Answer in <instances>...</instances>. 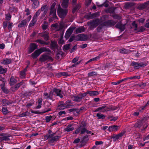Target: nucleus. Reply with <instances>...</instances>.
<instances>
[{"mask_svg":"<svg viewBox=\"0 0 149 149\" xmlns=\"http://www.w3.org/2000/svg\"><path fill=\"white\" fill-rule=\"evenodd\" d=\"M100 58V56H98L93 58L90 59L86 63V64H88L93 61H97Z\"/></svg>","mask_w":149,"mask_h":149,"instance_id":"46","label":"nucleus"},{"mask_svg":"<svg viewBox=\"0 0 149 149\" xmlns=\"http://www.w3.org/2000/svg\"><path fill=\"white\" fill-rule=\"evenodd\" d=\"M100 21L99 19L96 18L88 22L87 24L90 29L93 30L100 24Z\"/></svg>","mask_w":149,"mask_h":149,"instance_id":"1","label":"nucleus"},{"mask_svg":"<svg viewBox=\"0 0 149 149\" xmlns=\"http://www.w3.org/2000/svg\"><path fill=\"white\" fill-rule=\"evenodd\" d=\"M73 8L72 9V13L74 14L76 11L79 10L81 8V4L80 3L76 4L75 6H73Z\"/></svg>","mask_w":149,"mask_h":149,"instance_id":"24","label":"nucleus"},{"mask_svg":"<svg viewBox=\"0 0 149 149\" xmlns=\"http://www.w3.org/2000/svg\"><path fill=\"white\" fill-rule=\"evenodd\" d=\"M97 117H98L99 119H104L105 118V116L103 114H101L100 113H99L96 115Z\"/></svg>","mask_w":149,"mask_h":149,"instance_id":"50","label":"nucleus"},{"mask_svg":"<svg viewBox=\"0 0 149 149\" xmlns=\"http://www.w3.org/2000/svg\"><path fill=\"white\" fill-rule=\"evenodd\" d=\"M24 83V82L23 80L19 83L15 84L14 86V87H12V89H13V91H16L20 87V86L23 84Z\"/></svg>","mask_w":149,"mask_h":149,"instance_id":"20","label":"nucleus"},{"mask_svg":"<svg viewBox=\"0 0 149 149\" xmlns=\"http://www.w3.org/2000/svg\"><path fill=\"white\" fill-rule=\"evenodd\" d=\"M2 112L4 115H6L9 113L8 110L6 107H3L2 109Z\"/></svg>","mask_w":149,"mask_h":149,"instance_id":"62","label":"nucleus"},{"mask_svg":"<svg viewBox=\"0 0 149 149\" xmlns=\"http://www.w3.org/2000/svg\"><path fill=\"white\" fill-rule=\"evenodd\" d=\"M80 41H86L88 38V37L87 35L83 34H79Z\"/></svg>","mask_w":149,"mask_h":149,"instance_id":"32","label":"nucleus"},{"mask_svg":"<svg viewBox=\"0 0 149 149\" xmlns=\"http://www.w3.org/2000/svg\"><path fill=\"white\" fill-rule=\"evenodd\" d=\"M143 123L140 120L137 121L134 124V127L135 128H140L143 125Z\"/></svg>","mask_w":149,"mask_h":149,"instance_id":"26","label":"nucleus"},{"mask_svg":"<svg viewBox=\"0 0 149 149\" xmlns=\"http://www.w3.org/2000/svg\"><path fill=\"white\" fill-rule=\"evenodd\" d=\"M75 28L74 27H70L67 30L66 32L71 35Z\"/></svg>","mask_w":149,"mask_h":149,"instance_id":"52","label":"nucleus"},{"mask_svg":"<svg viewBox=\"0 0 149 149\" xmlns=\"http://www.w3.org/2000/svg\"><path fill=\"white\" fill-rule=\"evenodd\" d=\"M42 98H38V105L36 107V108L37 109H39L41 107V105H42Z\"/></svg>","mask_w":149,"mask_h":149,"instance_id":"43","label":"nucleus"},{"mask_svg":"<svg viewBox=\"0 0 149 149\" xmlns=\"http://www.w3.org/2000/svg\"><path fill=\"white\" fill-rule=\"evenodd\" d=\"M1 88L3 92L6 94H8L10 92L8 89L5 86V83L0 84Z\"/></svg>","mask_w":149,"mask_h":149,"instance_id":"18","label":"nucleus"},{"mask_svg":"<svg viewBox=\"0 0 149 149\" xmlns=\"http://www.w3.org/2000/svg\"><path fill=\"white\" fill-rule=\"evenodd\" d=\"M43 96L45 98L47 99H50L52 100L53 98L52 95L51 93H45L43 94Z\"/></svg>","mask_w":149,"mask_h":149,"instance_id":"31","label":"nucleus"},{"mask_svg":"<svg viewBox=\"0 0 149 149\" xmlns=\"http://www.w3.org/2000/svg\"><path fill=\"white\" fill-rule=\"evenodd\" d=\"M146 29L143 26H141L138 28V30L136 31V32H141L144 31Z\"/></svg>","mask_w":149,"mask_h":149,"instance_id":"53","label":"nucleus"},{"mask_svg":"<svg viewBox=\"0 0 149 149\" xmlns=\"http://www.w3.org/2000/svg\"><path fill=\"white\" fill-rule=\"evenodd\" d=\"M89 136L88 135H86L83 137L80 142V143H82V144L80 145V147H81L85 145L86 143L89 140L88 137Z\"/></svg>","mask_w":149,"mask_h":149,"instance_id":"14","label":"nucleus"},{"mask_svg":"<svg viewBox=\"0 0 149 149\" xmlns=\"http://www.w3.org/2000/svg\"><path fill=\"white\" fill-rule=\"evenodd\" d=\"M102 23L105 26L110 27L113 26L116 24V22L112 20H108Z\"/></svg>","mask_w":149,"mask_h":149,"instance_id":"8","label":"nucleus"},{"mask_svg":"<svg viewBox=\"0 0 149 149\" xmlns=\"http://www.w3.org/2000/svg\"><path fill=\"white\" fill-rule=\"evenodd\" d=\"M32 4V6L34 9L37 8L39 5V2L38 0H36L33 1Z\"/></svg>","mask_w":149,"mask_h":149,"instance_id":"38","label":"nucleus"},{"mask_svg":"<svg viewBox=\"0 0 149 149\" xmlns=\"http://www.w3.org/2000/svg\"><path fill=\"white\" fill-rule=\"evenodd\" d=\"M48 7L47 6V5L43 6L41 7V11H43V12L42 14H41V18H42L45 16L47 14V11L48 10Z\"/></svg>","mask_w":149,"mask_h":149,"instance_id":"10","label":"nucleus"},{"mask_svg":"<svg viewBox=\"0 0 149 149\" xmlns=\"http://www.w3.org/2000/svg\"><path fill=\"white\" fill-rule=\"evenodd\" d=\"M11 136V135L10 134H7L4 137H0L1 141H9L10 139L9 137Z\"/></svg>","mask_w":149,"mask_h":149,"instance_id":"39","label":"nucleus"},{"mask_svg":"<svg viewBox=\"0 0 149 149\" xmlns=\"http://www.w3.org/2000/svg\"><path fill=\"white\" fill-rule=\"evenodd\" d=\"M5 19L7 21H9L11 18L12 16L9 13L5 15Z\"/></svg>","mask_w":149,"mask_h":149,"instance_id":"61","label":"nucleus"},{"mask_svg":"<svg viewBox=\"0 0 149 149\" xmlns=\"http://www.w3.org/2000/svg\"><path fill=\"white\" fill-rule=\"evenodd\" d=\"M50 11L49 13V15H52V16H53L54 17H57V16L56 15V9H49Z\"/></svg>","mask_w":149,"mask_h":149,"instance_id":"34","label":"nucleus"},{"mask_svg":"<svg viewBox=\"0 0 149 149\" xmlns=\"http://www.w3.org/2000/svg\"><path fill=\"white\" fill-rule=\"evenodd\" d=\"M97 73L95 72L92 71L88 73V77H90L94 76H97Z\"/></svg>","mask_w":149,"mask_h":149,"instance_id":"56","label":"nucleus"},{"mask_svg":"<svg viewBox=\"0 0 149 149\" xmlns=\"http://www.w3.org/2000/svg\"><path fill=\"white\" fill-rule=\"evenodd\" d=\"M26 19H24L22 20L21 23L18 24V27L19 28L25 27L26 25Z\"/></svg>","mask_w":149,"mask_h":149,"instance_id":"28","label":"nucleus"},{"mask_svg":"<svg viewBox=\"0 0 149 149\" xmlns=\"http://www.w3.org/2000/svg\"><path fill=\"white\" fill-rule=\"evenodd\" d=\"M119 51L120 53L124 54H127L128 52V50L126 49L125 48L120 49Z\"/></svg>","mask_w":149,"mask_h":149,"instance_id":"64","label":"nucleus"},{"mask_svg":"<svg viewBox=\"0 0 149 149\" xmlns=\"http://www.w3.org/2000/svg\"><path fill=\"white\" fill-rule=\"evenodd\" d=\"M40 54L38 49L36 50L33 53L31 54V56L33 59L36 58Z\"/></svg>","mask_w":149,"mask_h":149,"instance_id":"25","label":"nucleus"},{"mask_svg":"<svg viewBox=\"0 0 149 149\" xmlns=\"http://www.w3.org/2000/svg\"><path fill=\"white\" fill-rule=\"evenodd\" d=\"M29 113L27 111L25 112H23L21 114H20L18 116L20 117H22L28 116L29 115Z\"/></svg>","mask_w":149,"mask_h":149,"instance_id":"45","label":"nucleus"},{"mask_svg":"<svg viewBox=\"0 0 149 149\" xmlns=\"http://www.w3.org/2000/svg\"><path fill=\"white\" fill-rule=\"evenodd\" d=\"M125 24H122L121 21H120L115 26V27L120 30L121 31H123L125 29Z\"/></svg>","mask_w":149,"mask_h":149,"instance_id":"16","label":"nucleus"},{"mask_svg":"<svg viewBox=\"0 0 149 149\" xmlns=\"http://www.w3.org/2000/svg\"><path fill=\"white\" fill-rule=\"evenodd\" d=\"M126 132L125 131L123 130L118 134L116 135L113 134L112 136L110 137V139H113V141H115L123 136Z\"/></svg>","mask_w":149,"mask_h":149,"instance_id":"6","label":"nucleus"},{"mask_svg":"<svg viewBox=\"0 0 149 149\" xmlns=\"http://www.w3.org/2000/svg\"><path fill=\"white\" fill-rule=\"evenodd\" d=\"M38 45L36 43H30L29 47L28 48V53L29 54L31 53L35 50L38 49Z\"/></svg>","mask_w":149,"mask_h":149,"instance_id":"7","label":"nucleus"},{"mask_svg":"<svg viewBox=\"0 0 149 149\" xmlns=\"http://www.w3.org/2000/svg\"><path fill=\"white\" fill-rule=\"evenodd\" d=\"M69 0H63L61 4V6L64 8H68L69 4Z\"/></svg>","mask_w":149,"mask_h":149,"instance_id":"30","label":"nucleus"},{"mask_svg":"<svg viewBox=\"0 0 149 149\" xmlns=\"http://www.w3.org/2000/svg\"><path fill=\"white\" fill-rule=\"evenodd\" d=\"M85 17L88 19H90L93 18L92 14L91 13V12L89 13L88 14L86 15L85 16Z\"/></svg>","mask_w":149,"mask_h":149,"instance_id":"57","label":"nucleus"},{"mask_svg":"<svg viewBox=\"0 0 149 149\" xmlns=\"http://www.w3.org/2000/svg\"><path fill=\"white\" fill-rule=\"evenodd\" d=\"M68 13L67 9H62L59 5L58 7L57 13L58 16L61 18H64Z\"/></svg>","mask_w":149,"mask_h":149,"instance_id":"2","label":"nucleus"},{"mask_svg":"<svg viewBox=\"0 0 149 149\" xmlns=\"http://www.w3.org/2000/svg\"><path fill=\"white\" fill-rule=\"evenodd\" d=\"M13 23L10 21H4L3 22V27L5 31L6 30L7 27L9 31L12 30V27L13 26Z\"/></svg>","mask_w":149,"mask_h":149,"instance_id":"5","label":"nucleus"},{"mask_svg":"<svg viewBox=\"0 0 149 149\" xmlns=\"http://www.w3.org/2000/svg\"><path fill=\"white\" fill-rule=\"evenodd\" d=\"M89 91V95L90 96H95L99 94V92L97 91Z\"/></svg>","mask_w":149,"mask_h":149,"instance_id":"36","label":"nucleus"},{"mask_svg":"<svg viewBox=\"0 0 149 149\" xmlns=\"http://www.w3.org/2000/svg\"><path fill=\"white\" fill-rule=\"evenodd\" d=\"M104 110V104L102 106L99 107L96 109L95 110L94 112L100 111L101 112L104 113L105 112Z\"/></svg>","mask_w":149,"mask_h":149,"instance_id":"41","label":"nucleus"},{"mask_svg":"<svg viewBox=\"0 0 149 149\" xmlns=\"http://www.w3.org/2000/svg\"><path fill=\"white\" fill-rule=\"evenodd\" d=\"M120 128V127L119 126L113 125L109 127L107 130L110 132H116L119 130Z\"/></svg>","mask_w":149,"mask_h":149,"instance_id":"11","label":"nucleus"},{"mask_svg":"<svg viewBox=\"0 0 149 149\" xmlns=\"http://www.w3.org/2000/svg\"><path fill=\"white\" fill-rule=\"evenodd\" d=\"M98 3H99L97 2L96 3L97 6L98 7L100 8H102L103 6H104L105 7H107L109 6V4L108 3H106V2H104L103 3L100 5H98Z\"/></svg>","mask_w":149,"mask_h":149,"instance_id":"49","label":"nucleus"},{"mask_svg":"<svg viewBox=\"0 0 149 149\" xmlns=\"http://www.w3.org/2000/svg\"><path fill=\"white\" fill-rule=\"evenodd\" d=\"M41 11V8L39 9L36 12L35 14L33 17V18L37 19V17L40 15Z\"/></svg>","mask_w":149,"mask_h":149,"instance_id":"58","label":"nucleus"},{"mask_svg":"<svg viewBox=\"0 0 149 149\" xmlns=\"http://www.w3.org/2000/svg\"><path fill=\"white\" fill-rule=\"evenodd\" d=\"M85 31V29L84 26L79 27L76 29L75 31L76 33H78L84 32Z\"/></svg>","mask_w":149,"mask_h":149,"instance_id":"37","label":"nucleus"},{"mask_svg":"<svg viewBox=\"0 0 149 149\" xmlns=\"http://www.w3.org/2000/svg\"><path fill=\"white\" fill-rule=\"evenodd\" d=\"M74 127H73V125L71 124H69L66 127L65 129V130L68 132L72 131L74 130Z\"/></svg>","mask_w":149,"mask_h":149,"instance_id":"29","label":"nucleus"},{"mask_svg":"<svg viewBox=\"0 0 149 149\" xmlns=\"http://www.w3.org/2000/svg\"><path fill=\"white\" fill-rule=\"evenodd\" d=\"M53 58L47 54V53H44L39 58V61L41 62H43L46 61H53Z\"/></svg>","mask_w":149,"mask_h":149,"instance_id":"3","label":"nucleus"},{"mask_svg":"<svg viewBox=\"0 0 149 149\" xmlns=\"http://www.w3.org/2000/svg\"><path fill=\"white\" fill-rule=\"evenodd\" d=\"M61 137V136H57L52 137L48 139V143L50 144L55 142L58 141L59 139Z\"/></svg>","mask_w":149,"mask_h":149,"instance_id":"13","label":"nucleus"},{"mask_svg":"<svg viewBox=\"0 0 149 149\" xmlns=\"http://www.w3.org/2000/svg\"><path fill=\"white\" fill-rule=\"evenodd\" d=\"M12 60L13 59L11 58H6L1 61V63L5 65H8L11 63Z\"/></svg>","mask_w":149,"mask_h":149,"instance_id":"19","label":"nucleus"},{"mask_svg":"<svg viewBox=\"0 0 149 149\" xmlns=\"http://www.w3.org/2000/svg\"><path fill=\"white\" fill-rule=\"evenodd\" d=\"M147 64L146 63L141 62L140 63L133 61L132 62L131 65L134 67L135 70L141 67H144L147 65Z\"/></svg>","mask_w":149,"mask_h":149,"instance_id":"4","label":"nucleus"},{"mask_svg":"<svg viewBox=\"0 0 149 149\" xmlns=\"http://www.w3.org/2000/svg\"><path fill=\"white\" fill-rule=\"evenodd\" d=\"M64 54L63 52L61 51H56V54L55 56V58L57 59H60V56L61 55L62 57L63 55Z\"/></svg>","mask_w":149,"mask_h":149,"instance_id":"33","label":"nucleus"},{"mask_svg":"<svg viewBox=\"0 0 149 149\" xmlns=\"http://www.w3.org/2000/svg\"><path fill=\"white\" fill-rule=\"evenodd\" d=\"M1 102L2 103L3 106H6L13 103L12 101H9L4 99H1Z\"/></svg>","mask_w":149,"mask_h":149,"instance_id":"17","label":"nucleus"},{"mask_svg":"<svg viewBox=\"0 0 149 149\" xmlns=\"http://www.w3.org/2000/svg\"><path fill=\"white\" fill-rule=\"evenodd\" d=\"M135 4L134 3L127 2L125 3V7L126 8H129L135 5Z\"/></svg>","mask_w":149,"mask_h":149,"instance_id":"35","label":"nucleus"},{"mask_svg":"<svg viewBox=\"0 0 149 149\" xmlns=\"http://www.w3.org/2000/svg\"><path fill=\"white\" fill-rule=\"evenodd\" d=\"M80 93H79L77 96L74 95L73 97L74 98L73 100L76 102H80L81 101L83 98L81 97Z\"/></svg>","mask_w":149,"mask_h":149,"instance_id":"21","label":"nucleus"},{"mask_svg":"<svg viewBox=\"0 0 149 149\" xmlns=\"http://www.w3.org/2000/svg\"><path fill=\"white\" fill-rule=\"evenodd\" d=\"M36 21L37 19L33 17L32 20L31 21L29 24V27H31L34 26Z\"/></svg>","mask_w":149,"mask_h":149,"instance_id":"47","label":"nucleus"},{"mask_svg":"<svg viewBox=\"0 0 149 149\" xmlns=\"http://www.w3.org/2000/svg\"><path fill=\"white\" fill-rule=\"evenodd\" d=\"M40 54L44 52H48L49 53H51V50L48 48L46 47H42L38 49Z\"/></svg>","mask_w":149,"mask_h":149,"instance_id":"22","label":"nucleus"},{"mask_svg":"<svg viewBox=\"0 0 149 149\" xmlns=\"http://www.w3.org/2000/svg\"><path fill=\"white\" fill-rule=\"evenodd\" d=\"M62 92L63 91L61 90L58 89L56 88H54L53 90V93H55L56 95V96L59 97L61 98H62L63 97L61 94Z\"/></svg>","mask_w":149,"mask_h":149,"instance_id":"12","label":"nucleus"},{"mask_svg":"<svg viewBox=\"0 0 149 149\" xmlns=\"http://www.w3.org/2000/svg\"><path fill=\"white\" fill-rule=\"evenodd\" d=\"M116 8V7L111 8L108 9V12L110 13L114 14L115 13V10Z\"/></svg>","mask_w":149,"mask_h":149,"instance_id":"63","label":"nucleus"},{"mask_svg":"<svg viewBox=\"0 0 149 149\" xmlns=\"http://www.w3.org/2000/svg\"><path fill=\"white\" fill-rule=\"evenodd\" d=\"M71 44H68L64 45L63 47V49L64 51L70 49Z\"/></svg>","mask_w":149,"mask_h":149,"instance_id":"51","label":"nucleus"},{"mask_svg":"<svg viewBox=\"0 0 149 149\" xmlns=\"http://www.w3.org/2000/svg\"><path fill=\"white\" fill-rule=\"evenodd\" d=\"M20 77L22 79H24L25 78L26 73L25 71H22L20 72Z\"/></svg>","mask_w":149,"mask_h":149,"instance_id":"60","label":"nucleus"},{"mask_svg":"<svg viewBox=\"0 0 149 149\" xmlns=\"http://www.w3.org/2000/svg\"><path fill=\"white\" fill-rule=\"evenodd\" d=\"M66 108V104L63 101H61L59 102L57 108L59 110H63Z\"/></svg>","mask_w":149,"mask_h":149,"instance_id":"15","label":"nucleus"},{"mask_svg":"<svg viewBox=\"0 0 149 149\" xmlns=\"http://www.w3.org/2000/svg\"><path fill=\"white\" fill-rule=\"evenodd\" d=\"M7 71V69L6 68H4L2 66L0 65V74L5 73Z\"/></svg>","mask_w":149,"mask_h":149,"instance_id":"48","label":"nucleus"},{"mask_svg":"<svg viewBox=\"0 0 149 149\" xmlns=\"http://www.w3.org/2000/svg\"><path fill=\"white\" fill-rule=\"evenodd\" d=\"M43 24L42 25V28L43 30H45L48 27V22L44 21L43 22Z\"/></svg>","mask_w":149,"mask_h":149,"instance_id":"44","label":"nucleus"},{"mask_svg":"<svg viewBox=\"0 0 149 149\" xmlns=\"http://www.w3.org/2000/svg\"><path fill=\"white\" fill-rule=\"evenodd\" d=\"M40 36L43 37L45 41H47L49 39V33L48 32L47 33H42Z\"/></svg>","mask_w":149,"mask_h":149,"instance_id":"27","label":"nucleus"},{"mask_svg":"<svg viewBox=\"0 0 149 149\" xmlns=\"http://www.w3.org/2000/svg\"><path fill=\"white\" fill-rule=\"evenodd\" d=\"M145 4H146L145 3L140 4L137 7V9L141 10L144 9L146 7Z\"/></svg>","mask_w":149,"mask_h":149,"instance_id":"54","label":"nucleus"},{"mask_svg":"<svg viewBox=\"0 0 149 149\" xmlns=\"http://www.w3.org/2000/svg\"><path fill=\"white\" fill-rule=\"evenodd\" d=\"M17 82V80L15 79L13 76H11L9 84L10 86H12Z\"/></svg>","mask_w":149,"mask_h":149,"instance_id":"23","label":"nucleus"},{"mask_svg":"<svg viewBox=\"0 0 149 149\" xmlns=\"http://www.w3.org/2000/svg\"><path fill=\"white\" fill-rule=\"evenodd\" d=\"M51 42L50 47L51 49L55 52L56 49H58L59 47L57 43V41L56 40L51 41Z\"/></svg>","mask_w":149,"mask_h":149,"instance_id":"9","label":"nucleus"},{"mask_svg":"<svg viewBox=\"0 0 149 149\" xmlns=\"http://www.w3.org/2000/svg\"><path fill=\"white\" fill-rule=\"evenodd\" d=\"M104 26H105L103 25L102 23L100 24H99L96 28L97 32L98 33H100Z\"/></svg>","mask_w":149,"mask_h":149,"instance_id":"42","label":"nucleus"},{"mask_svg":"<svg viewBox=\"0 0 149 149\" xmlns=\"http://www.w3.org/2000/svg\"><path fill=\"white\" fill-rule=\"evenodd\" d=\"M81 126V129L82 128H86V122L83 120L82 121L81 123V125L79 126V127Z\"/></svg>","mask_w":149,"mask_h":149,"instance_id":"59","label":"nucleus"},{"mask_svg":"<svg viewBox=\"0 0 149 149\" xmlns=\"http://www.w3.org/2000/svg\"><path fill=\"white\" fill-rule=\"evenodd\" d=\"M104 111L105 112H107L108 111H111V106H107L106 104H104Z\"/></svg>","mask_w":149,"mask_h":149,"instance_id":"55","label":"nucleus"},{"mask_svg":"<svg viewBox=\"0 0 149 149\" xmlns=\"http://www.w3.org/2000/svg\"><path fill=\"white\" fill-rule=\"evenodd\" d=\"M35 42L37 43H39L41 44L44 45H47L49 43V42H47L44 41L40 39H37L35 40Z\"/></svg>","mask_w":149,"mask_h":149,"instance_id":"40","label":"nucleus"}]
</instances>
